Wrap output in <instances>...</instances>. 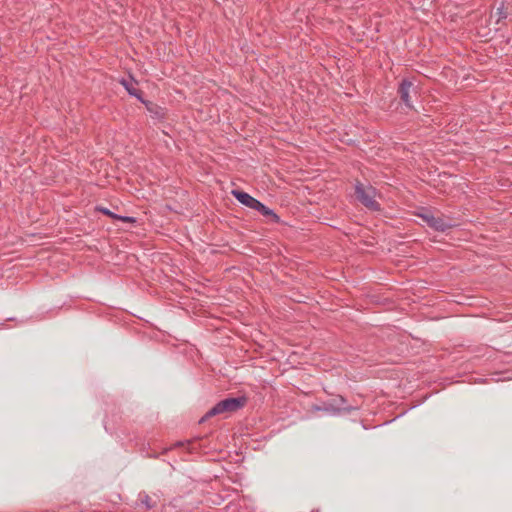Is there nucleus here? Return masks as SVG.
I'll return each instance as SVG.
<instances>
[{"instance_id":"nucleus-1","label":"nucleus","mask_w":512,"mask_h":512,"mask_svg":"<svg viewBox=\"0 0 512 512\" xmlns=\"http://www.w3.org/2000/svg\"><path fill=\"white\" fill-rule=\"evenodd\" d=\"M245 402V398H228L222 400L219 403H217L214 407H212L201 419V421H205L208 418L214 417L216 415L235 412L241 407H243Z\"/></svg>"},{"instance_id":"nucleus-2","label":"nucleus","mask_w":512,"mask_h":512,"mask_svg":"<svg viewBox=\"0 0 512 512\" xmlns=\"http://www.w3.org/2000/svg\"><path fill=\"white\" fill-rule=\"evenodd\" d=\"M418 216L425 223H427L428 226H430L431 228H433L435 230L441 231V232H444V231L452 228L453 226H455V224L452 223V221L445 219L439 215H435L432 212L425 210V209H423L418 214Z\"/></svg>"},{"instance_id":"nucleus-3","label":"nucleus","mask_w":512,"mask_h":512,"mask_svg":"<svg viewBox=\"0 0 512 512\" xmlns=\"http://www.w3.org/2000/svg\"><path fill=\"white\" fill-rule=\"evenodd\" d=\"M356 196L370 210H379V204L375 200L376 191L371 186L357 185Z\"/></svg>"},{"instance_id":"nucleus-4","label":"nucleus","mask_w":512,"mask_h":512,"mask_svg":"<svg viewBox=\"0 0 512 512\" xmlns=\"http://www.w3.org/2000/svg\"><path fill=\"white\" fill-rule=\"evenodd\" d=\"M232 195L243 205L251 208L256 209L257 207L261 206V202L249 195L246 192L239 191V190H232Z\"/></svg>"},{"instance_id":"nucleus-5","label":"nucleus","mask_w":512,"mask_h":512,"mask_svg":"<svg viewBox=\"0 0 512 512\" xmlns=\"http://www.w3.org/2000/svg\"><path fill=\"white\" fill-rule=\"evenodd\" d=\"M411 91L416 93V90H415L412 82L404 80L399 87V94H400L401 100L409 108L412 107V103L410 100V92Z\"/></svg>"},{"instance_id":"nucleus-6","label":"nucleus","mask_w":512,"mask_h":512,"mask_svg":"<svg viewBox=\"0 0 512 512\" xmlns=\"http://www.w3.org/2000/svg\"><path fill=\"white\" fill-rule=\"evenodd\" d=\"M121 84L125 87L129 94L139 98V91L135 88L133 80H122Z\"/></svg>"},{"instance_id":"nucleus-7","label":"nucleus","mask_w":512,"mask_h":512,"mask_svg":"<svg viewBox=\"0 0 512 512\" xmlns=\"http://www.w3.org/2000/svg\"><path fill=\"white\" fill-rule=\"evenodd\" d=\"M255 210L259 211L264 216L271 217L275 222H277L279 220L278 216L271 209L264 206L262 203H261V206L257 207Z\"/></svg>"},{"instance_id":"nucleus-8","label":"nucleus","mask_w":512,"mask_h":512,"mask_svg":"<svg viewBox=\"0 0 512 512\" xmlns=\"http://www.w3.org/2000/svg\"><path fill=\"white\" fill-rule=\"evenodd\" d=\"M119 219L122 221H125V222H133L134 221V219L130 218V217H119Z\"/></svg>"},{"instance_id":"nucleus-9","label":"nucleus","mask_w":512,"mask_h":512,"mask_svg":"<svg viewBox=\"0 0 512 512\" xmlns=\"http://www.w3.org/2000/svg\"><path fill=\"white\" fill-rule=\"evenodd\" d=\"M100 211L103 212L106 215L113 216V214L109 210H107V209L102 208V209H100Z\"/></svg>"}]
</instances>
